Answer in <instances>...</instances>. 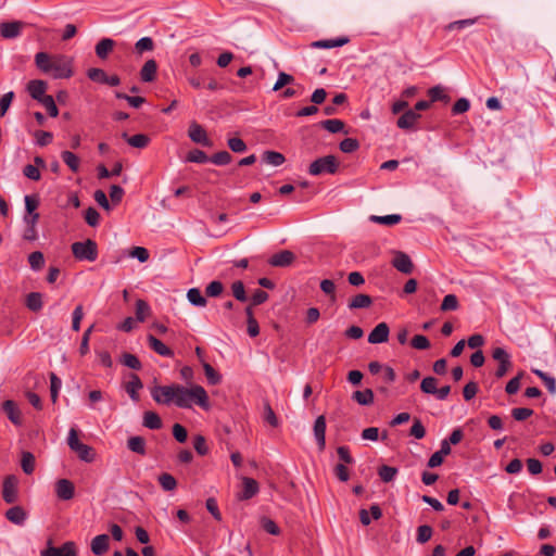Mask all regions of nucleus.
<instances>
[{
  "label": "nucleus",
  "instance_id": "obj_1",
  "mask_svg": "<svg viewBox=\"0 0 556 556\" xmlns=\"http://www.w3.org/2000/svg\"><path fill=\"white\" fill-rule=\"evenodd\" d=\"M35 64L41 73L50 75L54 79L73 76L72 60L64 54L38 52L35 55Z\"/></svg>",
  "mask_w": 556,
  "mask_h": 556
},
{
  "label": "nucleus",
  "instance_id": "obj_2",
  "mask_svg": "<svg viewBox=\"0 0 556 556\" xmlns=\"http://www.w3.org/2000/svg\"><path fill=\"white\" fill-rule=\"evenodd\" d=\"M194 404L205 410L210 409L208 395L205 389L198 384L191 388L177 384L175 405L180 408H191Z\"/></svg>",
  "mask_w": 556,
  "mask_h": 556
},
{
  "label": "nucleus",
  "instance_id": "obj_3",
  "mask_svg": "<svg viewBox=\"0 0 556 556\" xmlns=\"http://www.w3.org/2000/svg\"><path fill=\"white\" fill-rule=\"evenodd\" d=\"M67 444L70 448L77 454V456L86 463H91L94 459L93 448L84 444L78 439V433L75 428H71L67 437Z\"/></svg>",
  "mask_w": 556,
  "mask_h": 556
},
{
  "label": "nucleus",
  "instance_id": "obj_4",
  "mask_svg": "<svg viewBox=\"0 0 556 556\" xmlns=\"http://www.w3.org/2000/svg\"><path fill=\"white\" fill-rule=\"evenodd\" d=\"M72 253L78 261L94 262L98 258V245L91 239L74 242Z\"/></svg>",
  "mask_w": 556,
  "mask_h": 556
},
{
  "label": "nucleus",
  "instance_id": "obj_5",
  "mask_svg": "<svg viewBox=\"0 0 556 556\" xmlns=\"http://www.w3.org/2000/svg\"><path fill=\"white\" fill-rule=\"evenodd\" d=\"M339 168V162L334 155H326L316 159L308 167V174L319 176L324 174H336Z\"/></svg>",
  "mask_w": 556,
  "mask_h": 556
},
{
  "label": "nucleus",
  "instance_id": "obj_6",
  "mask_svg": "<svg viewBox=\"0 0 556 556\" xmlns=\"http://www.w3.org/2000/svg\"><path fill=\"white\" fill-rule=\"evenodd\" d=\"M177 383L170 386H155L151 389V396L162 405L175 404Z\"/></svg>",
  "mask_w": 556,
  "mask_h": 556
},
{
  "label": "nucleus",
  "instance_id": "obj_7",
  "mask_svg": "<svg viewBox=\"0 0 556 556\" xmlns=\"http://www.w3.org/2000/svg\"><path fill=\"white\" fill-rule=\"evenodd\" d=\"M188 136L194 143L203 147L211 148L213 146L212 140L208 138L205 129L198 123L192 122L188 129Z\"/></svg>",
  "mask_w": 556,
  "mask_h": 556
},
{
  "label": "nucleus",
  "instance_id": "obj_8",
  "mask_svg": "<svg viewBox=\"0 0 556 556\" xmlns=\"http://www.w3.org/2000/svg\"><path fill=\"white\" fill-rule=\"evenodd\" d=\"M18 479L10 475L3 481L2 496L5 503L12 504L17 500Z\"/></svg>",
  "mask_w": 556,
  "mask_h": 556
},
{
  "label": "nucleus",
  "instance_id": "obj_9",
  "mask_svg": "<svg viewBox=\"0 0 556 556\" xmlns=\"http://www.w3.org/2000/svg\"><path fill=\"white\" fill-rule=\"evenodd\" d=\"M41 556H77L75 544L73 542H65L60 547L49 545L41 552Z\"/></svg>",
  "mask_w": 556,
  "mask_h": 556
},
{
  "label": "nucleus",
  "instance_id": "obj_10",
  "mask_svg": "<svg viewBox=\"0 0 556 556\" xmlns=\"http://www.w3.org/2000/svg\"><path fill=\"white\" fill-rule=\"evenodd\" d=\"M56 496L62 501H70L74 497L75 486L68 479H60L55 483Z\"/></svg>",
  "mask_w": 556,
  "mask_h": 556
},
{
  "label": "nucleus",
  "instance_id": "obj_11",
  "mask_svg": "<svg viewBox=\"0 0 556 556\" xmlns=\"http://www.w3.org/2000/svg\"><path fill=\"white\" fill-rule=\"evenodd\" d=\"M313 431L319 451H323L326 446V418L324 415H320L315 419Z\"/></svg>",
  "mask_w": 556,
  "mask_h": 556
},
{
  "label": "nucleus",
  "instance_id": "obj_12",
  "mask_svg": "<svg viewBox=\"0 0 556 556\" xmlns=\"http://www.w3.org/2000/svg\"><path fill=\"white\" fill-rule=\"evenodd\" d=\"M389 326L386 323L378 324L369 333L368 342L371 344H379L388 341Z\"/></svg>",
  "mask_w": 556,
  "mask_h": 556
},
{
  "label": "nucleus",
  "instance_id": "obj_13",
  "mask_svg": "<svg viewBox=\"0 0 556 556\" xmlns=\"http://www.w3.org/2000/svg\"><path fill=\"white\" fill-rule=\"evenodd\" d=\"M295 260V255L293 252L289 250L280 251L274 254L268 263L274 267H287L290 266Z\"/></svg>",
  "mask_w": 556,
  "mask_h": 556
},
{
  "label": "nucleus",
  "instance_id": "obj_14",
  "mask_svg": "<svg viewBox=\"0 0 556 556\" xmlns=\"http://www.w3.org/2000/svg\"><path fill=\"white\" fill-rule=\"evenodd\" d=\"M47 84L40 79H34L28 81L27 91L30 97L38 102L42 101L48 94H46Z\"/></svg>",
  "mask_w": 556,
  "mask_h": 556
},
{
  "label": "nucleus",
  "instance_id": "obj_15",
  "mask_svg": "<svg viewBox=\"0 0 556 556\" xmlns=\"http://www.w3.org/2000/svg\"><path fill=\"white\" fill-rule=\"evenodd\" d=\"M392 265L403 274H410L413 271V263L410 257L404 252H396L392 261Z\"/></svg>",
  "mask_w": 556,
  "mask_h": 556
},
{
  "label": "nucleus",
  "instance_id": "obj_16",
  "mask_svg": "<svg viewBox=\"0 0 556 556\" xmlns=\"http://www.w3.org/2000/svg\"><path fill=\"white\" fill-rule=\"evenodd\" d=\"M2 409L14 425L20 426L22 424V414L16 405V403L12 400H7L2 403Z\"/></svg>",
  "mask_w": 556,
  "mask_h": 556
},
{
  "label": "nucleus",
  "instance_id": "obj_17",
  "mask_svg": "<svg viewBox=\"0 0 556 556\" xmlns=\"http://www.w3.org/2000/svg\"><path fill=\"white\" fill-rule=\"evenodd\" d=\"M142 388L143 384L140 378L136 374H130L129 381L126 383L125 390L132 401H139V390Z\"/></svg>",
  "mask_w": 556,
  "mask_h": 556
},
{
  "label": "nucleus",
  "instance_id": "obj_18",
  "mask_svg": "<svg viewBox=\"0 0 556 556\" xmlns=\"http://www.w3.org/2000/svg\"><path fill=\"white\" fill-rule=\"evenodd\" d=\"M419 118V113L415 112L414 110H406L404 114L397 119L396 125L401 129H412Z\"/></svg>",
  "mask_w": 556,
  "mask_h": 556
},
{
  "label": "nucleus",
  "instance_id": "obj_19",
  "mask_svg": "<svg viewBox=\"0 0 556 556\" xmlns=\"http://www.w3.org/2000/svg\"><path fill=\"white\" fill-rule=\"evenodd\" d=\"M21 22H4L0 24V35L7 39L16 38L21 34Z\"/></svg>",
  "mask_w": 556,
  "mask_h": 556
},
{
  "label": "nucleus",
  "instance_id": "obj_20",
  "mask_svg": "<svg viewBox=\"0 0 556 556\" xmlns=\"http://www.w3.org/2000/svg\"><path fill=\"white\" fill-rule=\"evenodd\" d=\"M39 219V215H25L24 223L26 228L23 233V238L27 241H34L37 239L36 224Z\"/></svg>",
  "mask_w": 556,
  "mask_h": 556
},
{
  "label": "nucleus",
  "instance_id": "obj_21",
  "mask_svg": "<svg viewBox=\"0 0 556 556\" xmlns=\"http://www.w3.org/2000/svg\"><path fill=\"white\" fill-rule=\"evenodd\" d=\"M110 538L108 534H99L91 541V551L94 555H103L109 549Z\"/></svg>",
  "mask_w": 556,
  "mask_h": 556
},
{
  "label": "nucleus",
  "instance_id": "obj_22",
  "mask_svg": "<svg viewBox=\"0 0 556 556\" xmlns=\"http://www.w3.org/2000/svg\"><path fill=\"white\" fill-rule=\"evenodd\" d=\"M148 342L149 346L159 355L165 356V357H172L174 355V352L165 345L161 340L155 338L152 334L148 336Z\"/></svg>",
  "mask_w": 556,
  "mask_h": 556
},
{
  "label": "nucleus",
  "instance_id": "obj_23",
  "mask_svg": "<svg viewBox=\"0 0 556 556\" xmlns=\"http://www.w3.org/2000/svg\"><path fill=\"white\" fill-rule=\"evenodd\" d=\"M5 517L12 523L22 526L26 521L27 514L21 506H13L7 510Z\"/></svg>",
  "mask_w": 556,
  "mask_h": 556
},
{
  "label": "nucleus",
  "instance_id": "obj_24",
  "mask_svg": "<svg viewBox=\"0 0 556 556\" xmlns=\"http://www.w3.org/2000/svg\"><path fill=\"white\" fill-rule=\"evenodd\" d=\"M157 71V64L154 60H148L141 71H140V78L144 83H150L155 79Z\"/></svg>",
  "mask_w": 556,
  "mask_h": 556
},
{
  "label": "nucleus",
  "instance_id": "obj_25",
  "mask_svg": "<svg viewBox=\"0 0 556 556\" xmlns=\"http://www.w3.org/2000/svg\"><path fill=\"white\" fill-rule=\"evenodd\" d=\"M243 490L240 495L241 500H249L257 494L258 492V483L252 479L244 477L242 479Z\"/></svg>",
  "mask_w": 556,
  "mask_h": 556
},
{
  "label": "nucleus",
  "instance_id": "obj_26",
  "mask_svg": "<svg viewBox=\"0 0 556 556\" xmlns=\"http://www.w3.org/2000/svg\"><path fill=\"white\" fill-rule=\"evenodd\" d=\"M114 45L115 42L111 38L101 39L96 46V54L102 60L106 59L109 53L113 50Z\"/></svg>",
  "mask_w": 556,
  "mask_h": 556
},
{
  "label": "nucleus",
  "instance_id": "obj_27",
  "mask_svg": "<svg viewBox=\"0 0 556 556\" xmlns=\"http://www.w3.org/2000/svg\"><path fill=\"white\" fill-rule=\"evenodd\" d=\"M122 137L124 139H126V141L128 142L129 146H131L134 148H138V149L146 148L150 142V138L143 134H137L131 137H128V135L126 132H124L122 135Z\"/></svg>",
  "mask_w": 556,
  "mask_h": 556
},
{
  "label": "nucleus",
  "instance_id": "obj_28",
  "mask_svg": "<svg viewBox=\"0 0 556 556\" xmlns=\"http://www.w3.org/2000/svg\"><path fill=\"white\" fill-rule=\"evenodd\" d=\"M127 447L139 455H146V440L142 437L135 435L127 440Z\"/></svg>",
  "mask_w": 556,
  "mask_h": 556
},
{
  "label": "nucleus",
  "instance_id": "obj_29",
  "mask_svg": "<svg viewBox=\"0 0 556 556\" xmlns=\"http://www.w3.org/2000/svg\"><path fill=\"white\" fill-rule=\"evenodd\" d=\"M143 426L151 430H157L162 427L161 417L155 413L148 410L143 414Z\"/></svg>",
  "mask_w": 556,
  "mask_h": 556
},
{
  "label": "nucleus",
  "instance_id": "obj_30",
  "mask_svg": "<svg viewBox=\"0 0 556 556\" xmlns=\"http://www.w3.org/2000/svg\"><path fill=\"white\" fill-rule=\"evenodd\" d=\"M372 304V300L367 294H357L349 303L350 309L367 308Z\"/></svg>",
  "mask_w": 556,
  "mask_h": 556
},
{
  "label": "nucleus",
  "instance_id": "obj_31",
  "mask_svg": "<svg viewBox=\"0 0 556 556\" xmlns=\"http://www.w3.org/2000/svg\"><path fill=\"white\" fill-rule=\"evenodd\" d=\"M352 399L359 405H370L374 403V392L371 389H365L363 391H355Z\"/></svg>",
  "mask_w": 556,
  "mask_h": 556
},
{
  "label": "nucleus",
  "instance_id": "obj_32",
  "mask_svg": "<svg viewBox=\"0 0 556 556\" xmlns=\"http://www.w3.org/2000/svg\"><path fill=\"white\" fill-rule=\"evenodd\" d=\"M532 372L536 375L546 386L551 394H556V379L541 369H532Z\"/></svg>",
  "mask_w": 556,
  "mask_h": 556
},
{
  "label": "nucleus",
  "instance_id": "obj_33",
  "mask_svg": "<svg viewBox=\"0 0 556 556\" xmlns=\"http://www.w3.org/2000/svg\"><path fill=\"white\" fill-rule=\"evenodd\" d=\"M187 299L193 306L203 307L206 305V299L198 288L189 289L187 292Z\"/></svg>",
  "mask_w": 556,
  "mask_h": 556
},
{
  "label": "nucleus",
  "instance_id": "obj_34",
  "mask_svg": "<svg viewBox=\"0 0 556 556\" xmlns=\"http://www.w3.org/2000/svg\"><path fill=\"white\" fill-rule=\"evenodd\" d=\"M369 219L377 224L393 226L401 222L402 216L400 214H390L384 216L371 215Z\"/></svg>",
  "mask_w": 556,
  "mask_h": 556
},
{
  "label": "nucleus",
  "instance_id": "obj_35",
  "mask_svg": "<svg viewBox=\"0 0 556 556\" xmlns=\"http://www.w3.org/2000/svg\"><path fill=\"white\" fill-rule=\"evenodd\" d=\"M263 161L273 166H280L285 163L283 154L276 151H265L263 153Z\"/></svg>",
  "mask_w": 556,
  "mask_h": 556
},
{
  "label": "nucleus",
  "instance_id": "obj_36",
  "mask_svg": "<svg viewBox=\"0 0 556 556\" xmlns=\"http://www.w3.org/2000/svg\"><path fill=\"white\" fill-rule=\"evenodd\" d=\"M21 467L26 475H31L34 472L35 456L30 452L22 453Z\"/></svg>",
  "mask_w": 556,
  "mask_h": 556
},
{
  "label": "nucleus",
  "instance_id": "obj_37",
  "mask_svg": "<svg viewBox=\"0 0 556 556\" xmlns=\"http://www.w3.org/2000/svg\"><path fill=\"white\" fill-rule=\"evenodd\" d=\"M26 306L33 311L38 312L42 308V295L39 292H31L27 295Z\"/></svg>",
  "mask_w": 556,
  "mask_h": 556
},
{
  "label": "nucleus",
  "instance_id": "obj_38",
  "mask_svg": "<svg viewBox=\"0 0 556 556\" xmlns=\"http://www.w3.org/2000/svg\"><path fill=\"white\" fill-rule=\"evenodd\" d=\"M477 22H478V17L454 21V22L448 23L445 26V30L446 31H453L455 29L462 30L466 27H469V26L476 24Z\"/></svg>",
  "mask_w": 556,
  "mask_h": 556
},
{
  "label": "nucleus",
  "instance_id": "obj_39",
  "mask_svg": "<svg viewBox=\"0 0 556 556\" xmlns=\"http://www.w3.org/2000/svg\"><path fill=\"white\" fill-rule=\"evenodd\" d=\"M399 470L395 467L382 465L378 469V475L383 482H391L396 477Z\"/></svg>",
  "mask_w": 556,
  "mask_h": 556
},
{
  "label": "nucleus",
  "instance_id": "obj_40",
  "mask_svg": "<svg viewBox=\"0 0 556 556\" xmlns=\"http://www.w3.org/2000/svg\"><path fill=\"white\" fill-rule=\"evenodd\" d=\"M321 127L331 134L344 130V123L341 119H326L320 123Z\"/></svg>",
  "mask_w": 556,
  "mask_h": 556
},
{
  "label": "nucleus",
  "instance_id": "obj_41",
  "mask_svg": "<svg viewBox=\"0 0 556 556\" xmlns=\"http://www.w3.org/2000/svg\"><path fill=\"white\" fill-rule=\"evenodd\" d=\"M63 162L71 168L72 172L76 173L79 169V159L71 151H63Z\"/></svg>",
  "mask_w": 556,
  "mask_h": 556
},
{
  "label": "nucleus",
  "instance_id": "obj_42",
  "mask_svg": "<svg viewBox=\"0 0 556 556\" xmlns=\"http://www.w3.org/2000/svg\"><path fill=\"white\" fill-rule=\"evenodd\" d=\"M420 389L426 394L434 395L438 389V380L434 377H426L420 383Z\"/></svg>",
  "mask_w": 556,
  "mask_h": 556
},
{
  "label": "nucleus",
  "instance_id": "obj_43",
  "mask_svg": "<svg viewBox=\"0 0 556 556\" xmlns=\"http://www.w3.org/2000/svg\"><path fill=\"white\" fill-rule=\"evenodd\" d=\"M210 161L217 166H224L228 165L232 161V156L228 151L224 150L213 154L210 157Z\"/></svg>",
  "mask_w": 556,
  "mask_h": 556
},
{
  "label": "nucleus",
  "instance_id": "obj_44",
  "mask_svg": "<svg viewBox=\"0 0 556 556\" xmlns=\"http://www.w3.org/2000/svg\"><path fill=\"white\" fill-rule=\"evenodd\" d=\"M150 306L143 300H137L136 302V318L138 321L142 323L147 319L150 314Z\"/></svg>",
  "mask_w": 556,
  "mask_h": 556
},
{
  "label": "nucleus",
  "instance_id": "obj_45",
  "mask_svg": "<svg viewBox=\"0 0 556 556\" xmlns=\"http://www.w3.org/2000/svg\"><path fill=\"white\" fill-rule=\"evenodd\" d=\"M62 387L61 379L54 374H50V395L53 403L56 402L59 396V391Z\"/></svg>",
  "mask_w": 556,
  "mask_h": 556
},
{
  "label": "nucleus",
  "instance_id": "obj_46",
  "mask_svg": "<svg viewBox=\"0 0 556 556\" xmlns=\"http://www.w3.org/2000/svg\"><path fill=\"white\" fill-rule=\"evenodd\" d=\"M153 49L154 42L150 37H142L135 45V50L138 54H142L147 51H152Z\"/></svg>",
  "mask_w": 556,
  "mask_h": 556
},
{
  "label": "nucleus",
  "instance_id": "obj_47",
  "mask_svg": "<svg viewBox=\"0 0 556 556\" xmlns=\"http://www.w3.org/2000/svg\"><path fill=\"white\" fill-rule=\"evenodd\" d=\"M431 102L444 101L448 102L450 97L444 92V88L441 86H434L428 91Z\"/></svg>",
  "mask_w": 556,
  "mask_h": 556
},
{
  "label": "nucleus",
  "instance_id": "obj_48",
  "mask_svg": "<svg viewBox=\"0 0 556 556\" xmlns=\"http://www.w3.org/2000/svg\"><path fill=\"white\" fill-rule=\"evenodd\" d=\"M186 160L191 163L203 164L210 161V157L202 150L194 149L188 153Z\"/></svg>",
  "mask_w": 556,
  "mask_h": 556
},
{
  "label": "nucleus",
  "instance_id": "obj_49",
  "mask_svg": "<svg viewBox=\"0 0 556 556\" xmlns=\"http://www.w3.org/2000/svg\"><path fill=\"white\" fill-rule=\"evenodd\" d=\"M203 369L210 384L215 386L220 382V375L208 363H203Z\"/></svg>",
  "mask_w": 556,
  "mask_h": 556
},
{
  "label": "nucleus",
  "instance_id": "obj_50",
  "mask_svg": "<svg viewBox=\"0 0 556 556\" xmlns=\"http://www.w3.org/2000/svg\"><path fill=\"white\" fill-rule=\"evenodd\" d=\"M320 289L321 291L330 298L331 302H334L337 300L336 295V285L330 279H324L320 281Z\"/></svg>",
  "mask_w": 556,
  "mask_h": 556
},
{
  "label": "nucleus",
  "instance_id": "obj_51",
  "mask_svg": "<svg viewBox=\"0 0 556 556\" xmlns=\"http://www.w3.org/2000/svg\"><path fill=\"white\" fill-rule=\"evenodd\" d=\"M227 144L229 149L235 153H243L248 149L245 142L239 137L229 138L227 140Z\"/></svg>",
  "mask_w": 556,
  "mask_h": 556
},
{
  "label": "nucleus",
  "instance_id": "obj_52",
  "mask_svg": "<svg viewBox=\"0 0 556 556\" xmlns=\"http://www.w3.org/2000/svg\"><path fill=\"white\" fill-rule=\"evenodd\" d=\"M159 482H160L161 486L163 488V490H165V491H173L177 486L176 479L169 473H162L159 477Z\"/></svg>",
  "mask_w": 556,
  "mask_h": 556
},
{
  "label": "nucleus",
  "instance_id": "obj_53",
  "mask_svg": "<svg viewBox=\"0 0 556 556\" xmlns=\"http://www.w3.org/2000/svg\"><path fill=\"white\" fill-rule=\"evenodd\" d=\"M28 262H29L31 269H34V270L41 269L45 264L43 254L39 251H35V252L30 253L28 256Z\"/></svg>",
  "mask_w": 556,
  "mask_h": 556
},
{
  "label": "nucleus",
  "instance_id": "obj_54",
  "mask_svg": "<svg viewBox=\"0 0 556 556\" xmlns=\"http://www.w3.org/2000/svg\"><path fill=\"white\" fill-rule=\"evenodd\" d=\"M294 83V77L290 74H287L285 72H280L278 74V78H277V81L275 83L274 87H273V90L274 91H278L280 90L282 87L287 86V85H291Z\"/></svg>",
  "mask_w": 556,
  "mask_h": 556
},
{
  "label": "nucleus",
  "instance_id": "obj_55",
  "mask_svg": "<svg viewBox=\"0 0 556 556\" xmlns=\"http://www.w3.org/2000/svg\"><path fill=\"white\" fill-rule=\"evenodd\" d=\"M231 291H232V295L236 298V300H238L240 302H245L248 300L244 285L242 281H239V280L235 281L231 285Z\"/></svg>",
  "mask_w": 556,
  "mask_h": 556
},
{
  "label": "nucleus",
  "instance_id": "obj_56",
  "mask_svg": "<svg viewBox=\"0 0 556 556\" xmlns=\"http://www.w3.org/2000/svg\"><path fill=\"white\" fill-rule=\"evenodd\" d=\"M432 528L428 525L419 526L417 529V542L420 544H425L432 536Z\"/></svg>",
  "mask_w": 556,
  "mask_h": 556
},
{
  "label": "nucleus",
  "instance_id": "obj_57",
  "mask_svg": "<svg viewBox=\"0 0 556 556\" xmlns=\"http://www.w3.org/2000/svg\"><path fill=\"white\" fill-rule=\"evenodd\" d=\"M122 363L128 368H131L135 370L141 369V363H140L139 358L134 354L125 353L122 357Z\"/></svg>",
  "mask_w": 556,
  "mask_h": 556
},
{
  "label": "nucleus",
  "instance_id": "obj_58",
  "mask_svg": "<svg viewBox=\"0 0 556 556\" xmlns=\"http://www.w3.org/2000/svg\"><path fill=\"white\" fill-rule=\"evenodd\" d=\"M87 76L92 81L104 84L108 75L102 68L92 67L88 70Z\"/></svg>",
  "mask_w": 556,
  "mask_h": 556
},
{
  "label": "nucleus",
  "instance_id": "obj_59",
  "mask_svg": "<svg viewBox=\"0 0 556 556\" xmlns=\"http://www.w3.org/2000/svg\"><path fill=\"white\" fill-rule=\"evenodd\" d=\"M457 308H458V300H457L456 295H454V294L445 295L442 301V304H441V309L446 312V311H455Z\"/></svg>",
  "mask_w": 556,
  "mask_h": 556
},
{
  "label": "nucleus",
  "instance_id": "obj_60",
  "mask_svg": "<svg viewBox=\"0 0 556 556\" xmlns=\"http://www.w3.org/2000/svg\"><path fill=\"white\" fill-rule=\"evenodd\" d=\"M40 103L46 108L48 114L51 117L58 116L59 110H58V106H56L52 96H47L46 98L42 99V101H40Z\"/></svg>",
  "mask_w": 556,
  "mask_h": 556
},
{
  "label": "nucleus",
  "instance_id": "obj_61",
  "mask_svg": "<svg viewBox=\"0 0 556 556\" xmlns=\"http://www.w3.org/2000/svg\"><path fill=\"white\" fill-rule=\"evenodd\" d=\"M340 150L344 153H352L359 148V142L353 138H346L340 142Z\"/></svg>",
  "mask_w": 556,
  "mask_h": 556
},
{
  "label": "nucleus",
  "instance_id": "obj_62",
  "mask_svg": "<svg viewBox=\"0 0 556 556\" xmlns=\"http://www.w3.org/2000/svg\"><path fill=\"white\" fill-rule=\"evenodd\" d=\"M532 415H533V409L527 408V407H517V408H513V410H511V416L517 421L526 420L529 417H531Z\"/></svg>",
  "mask_w": 556,
  "mask_h": 556
},
{
  "label": "nucleus",
  "instance_id": "obj_63",
  "mask_svg": "<svg viewBox=\"0 0 556 556\" xmlns=\"http://www.w3.org/2000/svg\"><path fill=\"white\" fill-rule=\"evenodd\" d=\"M85 219L89 226L96 227L99 224L100 214L94 207L90 206L85 212Z\"/></svg>",
  "mask_w": 556,
  "mask_h": 556
},
{
  "label": "nucleus",
  "instance_id": "obj_64",
  "mask_svg": "<svg viewBox=\"0 0 556 556\" xmlns=\"http://www.w3.org/2000/svg\"><path fill=\"white\" fill-rule=\"evenodd\" d=\"M262 528L271 535H278L280 533L279 527L276 522L269 518H262L261 520Z\"/></svg>",
  "mask_w": 556,
  "mask_h": 556
}]
</instances>
